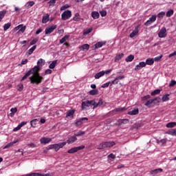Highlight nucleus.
Instances as JSON below:
<instances>
[{"label": "nucleus", "mask_w": 176, "mask_h": 176, "mask_svg": "<svg viewBox=\"0 0 176 176\" xmlns=\"http://www.w3.org/2000/svg\"><path fill=\"white\" fill-rule=\"evenodd\" d=\"M39 71H41V68L36 65L34 66L25 74L21 80H25L30 75H32L29 78L30 83L32 85H40V83H42V80H43V77L39 75Z\"/></svg>", "instance_id": "obj_1"}, {"label": "nucleus", "mask_w": 176, "mask_h": 176, "mask_svg": "<svg viewBox=\"0 0 176 176\" xmlns=\"http://www.w3.org/2000/svg\"><path fill=\"white\" fill-rule=\"evenodd\" d=\"M65 145H67V142H64L58 144H54L49 145L47 147V151L50 149H54L55 152H58L60 149H61V148H64Z\"/></svg>", "instance_id": "obj_2"}, {"label": "nucleus", "mask_w": 176, "mask_h": 176, "mask_svg": "<svg viewBox=\"0 0 176 176\" xmlns=\"http://www.w3.org/2000/svg\"><path fill=\"white\" fill-rule=\"evenodd\" d=\"M94 104H96L95 100L83 101L81 103V109H86L88 107H94Z\"/></svg>", "instance_id": "obj_3"}, {"label": "nucleus", "mask_w": 176, "mask_h": 176, "mask_svg": "<svg viewBox=\"0 0 176 176\" xmlns=\"http://www.w3.org/2000/svg\"><path fill=\"white\" fill-rule=\"evenodd\" d=\"M72 16V12H71V10H67L61 14L62 20H63L64 21H65L66 20H69V19H71Z\"/></svg>", "instance_id": "obj_4"}, {"label": "nucleus", "mask_w": 176, "mask_h": 176, "mask_svg": "<svg viewBox=\"0 0 176 176\" xmlns=\"http://www.w3.org/2000/svg\"><path fill=\"white\" fill-rule=\"evenodd\" d=\"M82 149H85V146H80L77 147L72 148L71 149L67 151V153H76L78 151H82Z\"/></svg>", "instance_id": "obj_5"}, {"label": "nucleus", "mask_w": 176, "mask_h": 176, "mask_svg": "<svg viewBox=\"0 0 176 176\" xmlns=\"http://www.w3.org/2000/svg\"><path fill=\"white\" fill-rule=\"evenodd\" d=\"M56 28H57L56 25H52V26L47 27L45 30V35H49V34H52V32H53L54 30H56Z\"/></svg>", "instance_id": "obj_6"}, {"label": "nucleus", "mask_w": 176, "mask_h": 176, "mask_svg": "<svg viewBox=\"0 0 176 176\" xmlns=\"http://www.w3.org/2000/svg\"><path fill=\"white\" fill-rule=\"evenodd\" d=\"M167 29L166 28H162L158 33L159 38H166L167 36Z\"/></svg>", "instance_id": "obj_7"}, {"label": "nucleus", "mask_w": 176, "mask_h": 176, "mask_svg": "<svg viewBox=\"0 0 176 176\" xmlns=\"http://www.w3.org/2000/svg\"><path fill=\"white\" fill-rule=\"evenodd\" d=\"M107 43L105 41H99L96 43L92 47L94 50L102 47Z\"/></svg>", "instance_id": "obj_8"}, {"label": "nucleus", "mask_w": 176, "mask_h": 176, "mask_svg": "<svg viewBox=\"0 0 176 176\" xmlns=\"http://www.w3.org/2000/svg\"><path fill=\"white\" fill-rule=\"evenodd\" d=\"M157 100H160V98H155L153 99H151L149 100H148L145 104V107H150L151 104H153V102H155V101H157Z\"/></svg>", "instance_id": "obj_9"}, {"label": "nucleus", "mask_w": 176, "mask_h": 176, "mask_svg": "<svg viewBox=\"0 0 176 176\" xmlns=\"http://www.w3.org/2000/svg\"><path fill=\"white\" fill-rule=\"evenodd\" d=\"M122 79H124V76L116 77L113 81H111V85H118L119 83V80H122Z\"/></svg>", "instance_id": "obj_10"}, {"label": "nucleus", "mask_w": 176, "mask_h": 176, "mask_svg": "<svg viewBox=\"0 0 176 176\" xmlns=\"http://www.w3.org/2000/svg\"><path fill=\"white\" fill-rule=\"evenodd\" d=\"M52 141V138H41V140H40V142L41 144H49V142H50Z\"/></svg>", "instance_id": "obj_11"}, {"label": "nucleus", "mask_w": 176, "mask_h": 176, "mask_svg": "<svg viewBox=\"0 0 176 176\" xmlns=\"http://www.w3.org/2000/svg\"><path fill=\"white\" fill-rule=\"evenodd\" d=\"M78 140V138L76 137V135H73L71 136L70 138H68V140H67L66 144H74V142H75L76 141Z\"/></svg>", "instance_id": "obj_12"}, {"label": "nucleus", "mask_w": 176, "mask_h": 176, "mask_svg": "<svg viewBox=\"0 0 176 176\" xmlns=\"http://www.w3.org/2000/svg\"><path fill=\"white\" fill-rule=\"evenodd\" d=\"M74 114H75V109H70L66 112V117L74 118Z\"/></svg>", "instance_id": "obj_13"}, {"label": "nucleus", "mask_w": 176, "mask_h": 176, "mask_svg": "<svg viewBox=\"0 0 176 176\" xmlns=\"http://www.w3.org/2000/svg\"><path fill=\"white\" fill-rule=\"evenodd\" d=\"M165 134H168L169 135L176 136V129H169L165 132Z\"/></svg>", "instance_id": "obj_14"}, {"label": "nucleus", "mask_w": 176, "mask_h": 176, "mask_svg": "<svg viewBox=\"0 0 176 176\" xmlns=\"http://www.w3.org/2000/svg\"><path fill=\"white\" fill-rule=\"evenodd\" d=\"M105 75V71H101L95 74V79H100V78L104 76Z\"/></svg>", "instance_id": "obj_15"}, {"label": "nucleus", "mask_w": 176, "mask_h": 176, "mask_svg": "<svg viewBox=\"0 0 176 176\" xmlns=\"http://www.w3.org/2000/svg\"><path fill=\"white\" fill-rule=\"evenodd\" d=\"M140 113V110L138 108L134 109L133 110H131L128 112V115L134 116V115H138Z\"/></svg>", "instance_id": "obj_16"}, {"label": "nucleus", "mask_w": 176, "mask_h": 176, "mask_svg": "<svg viewBox=\"0 0 176 176\" xmlns=\"http://www.w3.org/2000/svg\"><path fill=\"white\" fill-rule=\"evenodd\" d=\"M91 17L94 18V20H97V19L100 18V13L97 11H93L91 14Z\"/></svg>", "instance_id": "obj_17"}, {"label": "nucleus", "mask_w": 176, "mask_h": 176, "mask_svg": "<svg viewBox=\"0 0 176 176\" xmlns=\"http://www.w3.org/2000/svg\"><path fill=\"white\" fill-rule=\"evenodd\" d=\"M115 142H104L105 148H112V146H115Z\"/></svg>", "instance_id": "obj_18"}, {"label": "nucleus", "mask_w": 176, "mask_h": 176, "mask_svg": "<svg viewBox=\"0 0 176 176\" xmlns=\"http://www.w3.org/2000/svg\"><path fill=\"white\" fill-rule=\"evenodd\" d=\"M45 63V60H43V58H40V59L38 60V62H37V65H36V66H37L38 68H40V69H41V68H42V66L44 65Z\"/></svg>", "instance_id": "obj_19"}, {"label": "nucleus", "mask_w": 176, "mask_h": 176, "mask_svg": "<svg viewBox=\"0 0 176 176\" xmlns=\"http://www.w3.org/2000/svg\"><path fill=\"white\" fill-rule=\"evenodd\" d=\"M83 120H89L87 118H82L80 120H77L75 123L76 126H80L83 123Z\"/></svg>", "instance_id": "obj_20"}, {"label": "nucleus", "mask_w": 176, "mask_h": 176, "mask_svg": "<svg viewBox=\"0 0 176 176\" xmlns=\"http://www.w3.org/2000/svg\"><path fill=\"white\" fill-rule=\"evenodd\" d=\"M155 60L152 58H148L146 60V65H153Z\"/></svg>", "instance_id": "obj_21"}, {"label": "nucleus", "mask_w": 176, "mask_h": 176, "mask_svg": "<svg viewBox=\"0 0 176 176\" xmlns=\"http://www.w3.org/2000/svg\"><path fill=\"white\" fill-rule=\"evenodd\" d=\"M162 172H163V168H157V169L152 170L151 171V174H152V175H153V174H160V173H162Z\"/></svg>", "instance_id": "obj_22"}, {"label": "nucleus", "mask_w": 176, "mask_h": 176, "mask_svg": "<svg viewBox=\"0 0 176 176\" xmlns=\"http://www.w3.org/2000/svg\"><path fill=\"white\" fill-rule=\"evenodd\" d=\"M127 123H129L128 119L118 120L119 126H122V124H127Z\"/></svg>", "instance_id": "obj_23"}, {"label": "nucleus", "mask_w": 176, "mask_h": 176, "mask_svg": "<svg viewBox=\"0 0 176 176\" xmlns=\"http://www.w3.org/2000/svg\"><path fill=\"white\" fill-rule=\"evenodd\" d=\"M35 49H36V45H34L33 47H32L28 52H27V54L28 56H31V54H32V53H34V52L35 51Z\"/></svg>", "instance_id": "obj_24"}, {"label": "nucleus", "mask_w": 176, "mask_h": 176, "mask_svg": "<svg viewBox=\"0 0 176 176\" xmlns=\"http://www.w3.org/2000/svg\"><path fill=\"white\" fill-rule=\"evenodd\" d=\"M56 65H57V60H53L52 63L49 65L50 69H54Z\"/></svg>", "instance_id": "obj_25"}, {"label": "nucleus", "mask_w": 176, "mask_h": 176, "mask_svg": "<svg viewBox=\"0 0 176 176\" xmlns=\"http://www.w3.org/2000/svg\"><path fill=\"white\" fill-rule=\"evenodd\" d=\"M103 102H104L101 99L99 100L98 103H96V100H95V104H94L93 109H96V108H97L98 107H100V105H102Z\"/></svg>", "instance_id": "obj_26"}, {"label": "nucleus", "mask_w": 176, "mask_h": 176, "mask_svg": "<svg viewBox=\"0 0 176 176\" xmlns=\"http://www.w3.org/2000/svg\"><path fill=\"white\" fill-rule=\"evenodd\" d=\"M123 56H124V54H119L116 55L115 57V62L116 63L118 61H120V60H122V58H123Z\"/></svg>", "instance_id": "obj_27"}, {"label": "nucleus", "mask_w": 176, "mask_h": 176, "mask_svg": "<svg viewBox=\"0 0 176 176\" xmlns=\"http://www.w3.org/2000/svg\"><path fill=\"white\" fill-rule=\"evenodd\" d=\"M126 107H118V108H116L113 109V111L111 112H123L124 111H126Z\"/></svg>", "instance_id": "obj_28"}, {"label": "nucleus", "mask_w": 176, "mask_h": 176, "mask_svg": "<svg viewBox=\"0 0 176 176\" xmlns=\"http://www.w3.org/2000/svg\"><path fill=\"white\" fill-rule=\"evenodd\" d=\"M80 50H89L90 45L89 44H84L80 47Z\"/></svg>", "instance_id": "obj_29"}, {"label": "nucleus", "mask_w": 176, "mask_h": 176, "mask_svg": "<svg viewBox=\"0 0 176 176\" xmlns=\"http://www.w3.org/2000/svg\"><path fill=\"white\" fill-rule=\"evenodd\" d=\"M16 143H17V141L10 142L3 147V149H8V148H10L13 146V145H14V144H16Z\"/></svg>", "instance_id": "obj_30"}, {"label": "nucleus", "mask_w": 176, "mask_h": 176, "mask_svg": "<svg viewBox=\"0 0 176 176\" xmlns=\"http://www.w3.org/2000/svg\"><path fill=\"white\" fill-rule=\"evenodd\" d=\"M133 60H134V56L133 55H129L126 58H125V61L126 63H131V61H133Z\"/></svg>", "instance_id": "obj_31"}, {"label": "nucleus", "mask_w": 176, "mask_h": 176, "mask_svg": "<svg viewBox=\"0 0 176 176\" xmlns=\"http://www.w3.org/2000/svg\"><path fill=\"white\" fill-rule=\"evenodd\" d=\"M89 96H97L98 94V89H94L89 91Z\"/></svg>", "instance_id": "obj_32"}, {"label": "nucleus", "mask_w": 176, "mask_h": 176, "mask_svg": "<svg viewBox=\"0 0 176 176\" xmlns=\"http://www.w3.org/2000/svg\"><path fill=\"white\" fill-rule=\"evenodd\" d=\"M168 97H170V94L164 95L162 98L163 102H166V101H168V100H170V98Z\"/></svg>", "instance_id": "obj_33"}, {"label": "nucleus", "mask_w": 176, "mask_h": 176, "mask_svg": "<svg viewBox=\"0 0 176 176\" xmlns=\"http://www.w3.org/2000/svg\"><path fill=\"white\" fill-rule=\"evenodd\" d=\"M175 126H176L175 122H169L166 124V127H168V129H173V127H175Z\"/></svg>", "instance_id": "obj_34"}, {"label": "nucleus", "mask_w": 176, "mask_h": 176, "mask_svg": "<svg viewBox=\"0 0 176 176\" xmlns=\"http://www.w3.org/2000/svg\"><path fill=\"white\" fill-rule=\"evenodd\" d=\"M47 21H49V14H47L46 15L43 16L42 23H43V24H45V23H47Z\"/></svg>", "instance_id": "obj_35"}, {"label": "nucleus", "mask_w": 176, "mask_h": 176, "mask_svg": "<svg viewBox=\"0 0 176 176\" xmlns=\"http://www.w3.org/2000/svg\"><path fill=\"white\" fill-rule=\"evenodd\" d=\"M67 39H69V35H65L60 40V43H65Z\"/></svg>", "instance_id": "obj_36"}, {"label": "nucleus", "mask_w": 176, "mask_h": 176, "mask_svg": "<svg viewBox=\"0 0 176 176\" xmlns=\"http://www.w3.org/2000/svg\"><path fill=\"white\" fill-rule=\"evenodd\" d=\"M11 26H12V23H6L3 25V30L8 31V30H9V28H10Z\"/></svg>", "instance_id": "obj_37"}, {"label": "nucleus", "mask_w": 176, "mask_h": 176, "mask_svg": "<svg viewBox=\"0 0 176 176\" xmlns=\"http://www.w3.org/2000/svg\"><path fill=\"white\" fill-rule=\"evenodd\" d=\"M36 123H38V119H34L30 121L32 127H35L36 126Z\"/></svg>", "instance_id": "obj_38"}, {"label": "nucleus", "mask_w": 176, "mask_h": 176, "mask_svg": "<svg viewBox=\"0 0 176 176\" xmlns=\"http://www.w3.org/2000/svg\"><path fill=\"white\" fill-rule=\"evenodd\" d=\"M85 131H78V133H75L74 135H75L76 137H80V136H82V135H85Z\"/></svg>", "instance_id": "obj_39"}, {"label": "nucleus", "mask_w": 176, "mask_h": 176, "mask_svg": "<svg viewBox=\"0 0 176 176\" xmlns=\"http://www.w3.org/2000/svg\"><path fill=\"white\" fill-rule=\"evenodd\" d=\"M174 14V10H169L167 12H166V17H171V16H173Z\"/></svg>", "instance_id": "obj_40"}, {"label": "nucleus", "mask_w": 176, "mask_h": 176, "mask_svg": "<svg viewBox=\"0 0 176 176\" xmlns=\"http://www.w3.org/2000/svg\"><path fill=\"white\" fill-rule=\"evenodd\" d=\"M157 94H160V89H155L153 92H151V96H157Z\"/></svg>", "instance_id": "obj_41"}, {"label": "nucleus", "mask_w": 176, "mask_h": 176, "mask_svg": "<svg viewBox=\"0 0 176 176\" xmlns=\"http://www.w3.org/2000/svg\"><path fill=\"white\" fill-rule=\"evenodd\" d=\"M166 16V12H160L157 15V17H158V19H163V16Z\"/></svg>", "instance_id": "obj_42"}, {"label": "nucleus", "mask_w": 176, "mask_h": 176, "mask_svg": "<svg viewBox=\"0 0 176 176\" xmlns=\"http://www.w3.org/2000/svg\"><path fill=\"white\" fill-rule=\"evenodd\" d=\"M5 14H6V11L0 12V21H2V19H3V17H5Z\"/></svg>", "instance_id": "obj_43"}, {"label": "nucleus", "mask_w": 176, "mask_h": 176, "mask_svg": "<svg viewBox=\"0 0 176 176\" xmlns=\"http://www.w3.org/2000/svg\"><path fill=\"white\" fill-rule=\"evenodd\" d=\"M138 34V32L137 30H134L130 34L129 36L130 38H134V36H135V35H137Z\"/></svg>", "instance_id": "obj_44"}, {"label": "nucleus", "mask_w": 176, "mask_h": 176, "mask_svg": "<svg viewBox=\"0 0 176 176\" xmlns=\"http://www.w3.org/2000/svg\"><path fill=\"white\" fill-rule=\"evenodd\" d=\"M105 142H102L97 148V149H104L105 148Z\"/></svg>", "instance_id": "obj_45"}, {"label": "nucleus", "mask_w": 176, "mask_h": 176, "mask_svg": "<svg viewBox=\"0 0 176 176\" xmlns=\"http://www.w3.org/2000/svg\"><path fill=\"white\" fill-rule=\"evenodd\" d=\"M79 17H80L79 13H76L74 16L73 17L74 21H78V20H79Z\"/></svg>", "instance_id": "obj_46"}, {"label": "nucleus", "mask_w": 176, "mask_h": 176, "mask_svg": "<svg viewBox=\"0 0 176 176\" xmlns=\"http://www.w3.org/2000/svg\"><path fill=\"white\" fill-rule=\"evenodd\" d=\"M25 176H43V175L41 174V173H30V174H28Z\"/></svg>", "instance_id": "obj_47"}, {"label": "nucleus", "mask_w": 176, "mask_h": 176, "mask_svg": "<svg viewBox=\"0 0 176 176\" xmlns=\"http://www.w3.org/2000/svg\"><path fill=\"white\" fill-rule=\"evenodd\" d=\"M91 31H92L91 28L85 30L84 32H83V34L84 35H87L88 34H90V32H91Z\"/></svg>", "instance_id": "obj_48"}, {"label": "nucleus", "mask_w": 176, "mask_h": 176, "mask_svg": "<svg viewBox=\"0 0 176 176\" xmlns=\"http://www.w3.org/2000/svg\"><path fill=\"white\" fill-rule=\"evenodd\" d=\"M19 32H24L25 31V26L23 25H19Z\"/></svg>", "instance_id": "obj_49"}, {"label": "nucleus", "mask_w": 176, "mask_h": 176, "mask_svg": "<svg viewBox=\"0 0 176 176\" xmlns=\"http://www.w3.org/2000/svg\"><path fill=\"white\" fill-rule=\"evenodd\" d=\"M175 85H176V81L174 80H171L169 83V87H173V86H175Z\"/></svg>", "instance_id": "obj_50"}, {"label": "nucleus", "mask_w": 176, "mask_h": 176, "mask_svg": "<svg viewBox=\"0 0 176 176\" xmlns=\"http://www.w3.org/2000/svg\"><path fill=\"white\" fill-rule=\"evenodd\" d=\"M28 5V8H32V6H34V5H35V2L34 1H28L27 3Z\"/></svg>", "instance_id": "obj_51"}, {"label": "nucleus", "mask_w": 176, "mask_h": 176, "mask_svg": "<svg viewBox=\"0 0 176 176\" xmlns=\"http://www.w3.org/2000/svg\"><path fill=\"white\" fill-rule=\"evenodd\" d=\"M149 20L151 23H154V21H156L155 15H152V16L149 18Z\"/></svg>", "instance_id": "obj_52"}, {"label": "nucleus", "mask_w": 176, "mask_h": 176, "mask_svg": "<svg viewBox=\"0 0 176 176\" xmlns=\"http://www.w3.org/2000/svg\"><path fill=\"white\" fill-rule=\"evenodd\" d=\"M100 14L101 15L102 17H105V16H107V11L105 10L100 11Z\"/></svg>", "instance_id": "obj_53"}, {"label": "nucleus", "mask_w": 176, "mask_h": 176, "mask_svg": "<svg viewBox=\"0 0 176 176\" xmlns=\"http://www.w3.org/2000/svg\"><path fill=\"white\" fill-rule=\"evenodd\" d=\"M111 83H112V82H106L102 85V87L103 89H105V87H108L109 86V85H111Z\"/></svg>", "instance_id": "obj_54"}, {"label": "nucleus", "mask_w": 176, "mask_h": 176, "mask_svg": "<svg viewBox=\"0 0 176 176\" xmlns=\"http://www.w3.org/2000/svg\"><path fill=\"white\" fill-rule=\"evenodd\" d=\"M149 98H151L150 95H146V96L142 98V101H146V100H149Z\"/></svg>", "instance_id": "obj_55"}, {"label": "nucleus", "mask_w": 176, "mask_h": 176, "mask_svg": "<svg viewBox=\"0 0 176 176\" xmlns=\"http://www.w3.org/2000/svg\"><path fill=\"white\" fill-rule=\"evenodd\" d=\"M57 0H50L48 3L50 5V6H54V3H56V1Z\"/></svg>", "instance_id": "obj_56"}, {"label": "nucleus", "mask_w": 176, "mask_h": 176, "mask_svg": "<svg viewBox=\"0 0 176 176\" xmlns=\"http://www.w3.org/2000/svg\"><path fill=\"white\" fill-rule=\"evenodd\" d=\"M38 38H34L33 39L31 42H30V46H32L34 45H35V43H36V42H38Z\"/></svg>", "instance_id": "obj_57"}, {"label": "nucleus", "mask_w": 176, "mask_h": 176, "mask_svg": "<svg viewBox=\"0 0 176 176\" xmlns=\"http://www.w3.org/2000/svg\"><path fill=\"white\" fill-rule=\"evenodd\" d=\"M68 8H69V6L65 5L60 8V10L62 12L63 10H65V9H68Z\"/></svg>", "instance_id": "obj_58"}, {"label": "nucleus", "mask_w": 176, "mask_h": 176, "mask_svg": "<svg viewBox=\"0 0 176 176\" xmlns=\"http://www.w3.org/2000/svg\"><path fill=\"white\" fill-rule=\"evenodd\" d=\"M10 111L12 112V115H14L16 113V112H17V108H16V107L12 108L10 109Z\"/></svg>", "instance_id": "obj_59"}, {"label": "nucleus", "mask_w": 176, "mask_h": 176, "mask_svg": "<svg viewBox=\"0 0 176 176\" xmlns=\"http://www.w3.org/2000/svg\"><path fill=\"white\" fill-rule=\"evenodd\" d=\"M162 57H163L162 55L156 56L153 60L154 61H160L162 60Z\"/></svg>", "instance_id": "obj_60"}, {"label": "nucleus", "mask_w": 176, "mask_h": 176, "mask_svg": "<svg viewBox=\"0 0 176 176\" xmlns=\"http://www.w3.org/2000/svg\"><path fill=\"white\" fill-rule=\"evenodd\" d=\"M27 63H28V59H23L21 63V65H25Z\"/></svg>", "instance_id": "obj_61"}, {"label": "nucleus", "mask_w": 176, "mask_h": 176, "mask_svg": "<svg viewBox=\"0 0 176 176\" xmlns=\"http://www.w3.org/2000/svg\"><path fill=\"white\" fill-rule=\"evenodd\" d=\"M52 72H53V71H52V69H47L45 70V75H50V74H52Z\"/></svg>", "instance_id": "obj_62"}, {"label": "nucleus", "mask_w": 176, "mask_h": 176, "mask_svg": "<svg viewBox=\"0 0 176 176\" xmlns=\"http://www.w3.org/2000/svg\"><path fill=\"white\" fill-rule=\"evenodd\" d=\"M139 65L142 67V68H144L145 67H146V63L145 62H140L139 63Z\"/></svg>", "instance_id": "obj_63"}, {"label": "nucleus", "mask_w": 176, "mask_h": 176, "mask_svg": "<svg viewBox=\"0 0 176 176\" xmlns=\"http://www.w3.org/2000/svg\"><path fill=\"white\" fill-rule=\"evenodd\" d=\"M153 22H151L149 19L144 23V25H146V27H148V25H151V24Z\"/></svg>", "instance_id": "obj_64"}]
</instances>
